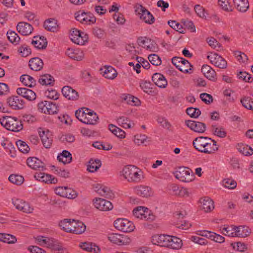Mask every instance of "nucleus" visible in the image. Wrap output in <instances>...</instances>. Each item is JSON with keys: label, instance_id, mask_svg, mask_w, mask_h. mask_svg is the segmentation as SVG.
I'll return each instance as SVG.
<instances>
[{"label": "nucleus", "instance_id": "obj_1", "mask_svg": "<svg viewBox=\"0 0 253 253\" xmlns=\"http://www.w3.org/2000/svg\"><path fill=\"white\" fill-rule=\"evenodd\" d=\"M122 174L129 182H139L143 178V171L133 165H127L122 169Z\"/></svg>", "mask_w": 253, "mask_h": 253}, {"label": "nucleus", "instance_id": "obj_2", "mask_svg": "<svg viewBox=\"0 0 253 253\" xmlns=\"http://www.w3.org/2000/svg\"><path fill=\"white\" fill-rule=\"evenodd\" d=\"M0 124L8 130L18 132L23 129V124L16 117L4 116L0 118Z\"/></svg>", "mask_w": 253, "mask_h": 253}, {"label": "nucleus", "instance_id": "obj_3", "mask_svg": "<svg viewBox=\"0 0 253 253\" xmlns=\"http://www.w3.org/2000/svg\"><path fill=\"white\" fill-rule=\"evenodd\" d=\"M175 177L180 181L189 182L194 178V175L188 168L180 167L174 173Z\"/></svg>", "mask_w": 253, "mask_h": 253}, {"label": "nucleus", "instance_id": "obj_4", "mask_svg": "<svg viewBox=\"0 0 253 253\" xmlns=\"http://www.w3.org/2000/svg\"><path fill=\"white\" fill-rule=\"evenodd\" d=\"M115 228L124 232H130L133 231L135 226L133 223L125 218H118L114 222Z\"/></svg>", "mask_w": 253, "mask_h": 253}, {"label": "nucleus", "instance_id": "obj_5", "mask_svg": "<svg viewBox=\"0 0 253 253\" xmlns=\"http://www.w3.org/2000/svg\"><path fill=\"white\" fill-rule=\"evenodd\" d=\"M136 12L140 16V18L146 23L152 24L155 21V18L151 12L142 5L136 6Z\"/></svg>", "mask_w": 253, "mask_h": 253}, {"label": "nucleus", "instance_id": "obj_6", "mask_svg": "<svg viewBox=\"0 0 253 253\" xmlns=\"http://www.w3.org/2000/svg\"><path fill=\"white\" fill-rule=\"evenodd\" d=\"M39 134L43 146L45 148H50L53 142L52 133L48 129L40 128Z\"/></svg>", "mask_w": 253, "mask_h": 253}, {"label": "nucleus", "instance_id": "obj_7", "mask_svg": "<svg viewBox=\"0 0 253 253\" xmlns=\"http://www.w3.org/2000/svg\"><path fill=\"white\" fill-rule=\"evenodd\" d=\"M207 58L211 64L220 69H225L227 66V61L216 53H211L208 55Z\"/></svg>", "mask_w": 253, "mask_h": 253}, {"label": "nucleus", "instance_id": "obj_8", "mask_svg": "<svg viewBox=\"0 0 253 253\" xmlns=\"http://www.w3.org/2000/svg\"><path fill=\"white\" fill-rule=\"evenodd\" d=\"M186 126L196 132L202 133L206 130V126L204 123L193 120L185 121Z\"/></svg>", "mask_w": 253, "mask_h": 253}, {"label": "nucleus", "instance_id": "obj_9", "mask_svg": "<svg viewBox=\"0 0 253 253\" xmlns=\"http://www.w3.org/2000/svg\"><path fill=\"white\" fill-rule=\"evenodd\" d=\"M12 204L16 209L26 213H31L33 209L29 204L20 199H13Z\"/></svg>", "mask_w": 253, "mask_h": 253}, {"label": "nucleus", "instance_id": "obj_10", "mask_svg": "<svg viewBox=\"0 0 253 253\" xmlns=\"http://www.w3.org/2000/svg\"><path fill=\"white\" fill-rule=\"evenodd\" d=\"M94 207L100 211H109L111 210L113 206L112 203L102 198H96L93 202Z\"/></svg>", "mask_w": 253, "mask_h": 253}, {"label": "nucleus", "instance_id": "obj_11", "mask_svg": "<svg viewBox=\"0 0 253 253\" xmlns=\"http://www.w3.org/2000/svg\"><path fill=\"white\" fill-rule=\"evenodd\" d=\"M62 93L68 100L76 101L79 97L78 91L70 86H64L62 89Z\"/></svg>", "mask_w": 253, "mask_h": 253}, {"label": "nucleus", "instance_id": "obj_12", "mask_svg": "<svg viewBox=\"0 0 253 253\" xmlns=\"http://www.w3.org/2000/svg\"><path fill=\"white\" fill-rule=\"evenodd\" d=\"M6 103L12 109L19 110L24 108V102L18 96H12L7 99Z\"/></svg>", "mask_w": 253, "mask_h": 253}, {"label": "nucleus", "instance_id": "obj_13", "mask_svg": "<svg viewBox=\"0 0 253 253\" xmlns=\"http://www.w3.org/2000/svg\"><path fill=\"white\" fill-rule=\"evenodd\" d=\"M211 139L208 137L200 136L195 138L193 141L194 147L198 151L203 153V150L205 149L208 141L210 142Z\"/></svg>", "mask_w": 253, "mask_h": 253}, {"label": "nucleus", "instance_id": "obj_14", "mask_svg": "<svg viewBox=\"0 0 253 253\" xmlns=\"http://www.w3.org/2000/svg\"><path fill=\"white\" fill-rule=\"evenodd\" d=\"M147 208H145L143 207H138L134 209L133 211V215L137 218L140 219H151L152 220H153L155 218L154 216L153 215H150L149 214V217H147V213L148 212Z\"/></svg>", "mask_w": 253, "mask_h": 253}, {"label": "nucleus", "instance_id": "obj_15", "mask_svg": "<svg viewBox=\"0 0 253 253\" xmlns=\"http://www.w3.org/2000/svg\"><path fill=\"white\" fill-rule=\"evenodd\" d=\"M16 29L21 35L28 36L32 33L33 31V27L29 23L24 22H20L16 26Z\"/></svg>", "mask_w": 253, "mask_h": 253}, {"label": "nucleus", "instance_id": "obj_16", "mask_svg": "<svg viewBox=\"0 0 253 253\" xmlns=\"http://www.w3.org/2000/svg\"><path fill=\"white\" fill-rule=\"evenodd\" d=\"M16 92L28 100H34L36 98V93L31 89L27 88L19 87L17 89Z\"/></svg>", "mask_w": 253, "mask_h": 253}, {"label": "nucleus", "instance_id": "obj_17", "mask_svg": "<svg viewBox=\"0 0 253 253\" xmlns=\"http://www.w3.org/2000/svg\"><path fill=\"white\" fill-rule=\"evenodd\" d=\"M135 193L143 197H149L153 195L152 188L149 186L140 185L134 188Z\"/></svg>", "mask_w": 253, "mask_h": 253}, {"label": "nucleus", "instance_id": "obj_18", "mask_svg": "<svg viewBox=\"0 0 253 253\" xmlns=\"http://www.w3.org/2000/svg\"><path fill=\"white\" fill-rule=\"evenodd\" d=\"M27 164L30 168L34 169H43L45 167L44 164L36 157L28 158Z\"/></svg>", "mask_w": 253, "mask_h": 253}, {"label": "nucleus", "instance_id": "obj_19", "mask_svg": "<svg viewBox=\"0 0 253 253\" xmlns=\"http://www.w3.org/2000/svg\"><path fill=\"white\" fill-rule=\"evenodd\" d=\"M202 72L205 77L212 81L216 80V74L215 71L209 65H204L202 67Z\"/></svg>", "mask_w": 253, "mask_h": 253}, {"label": "nucleus", "instance_id": "obj_20", "mask_svg": "<svg viewBox=\"0 0 253 253\" xmlns=\"http://www.w3.org/2000/svg\"><path fill=\"white\" fill-rule=\"evenodd\" d=\"M200 204V209L206 212L211 211L214 208L213 202L209 197L201 199Z\"/></svg>", "mask_w": 253, "mask_h": 253}, {"label": "nucleus", "instance_id": "obj_21", "mask_svg": "<svg viewBox=\"0 0 253 253\" xmlns=\"http://www.w3.org/2000/svg\"><path fill=\"white\" fill-rule=\"evenodd\" d=\"M35 177L40 181L46 183H56L57 182V179L52 175L44 173H37L35 175Z\"/></svg>", "mask_w": 253, "mask_h": 253}, {"label": "nucleus", "instance_id": "obj_22", "mask_svg": "<svg viewBox=\"0 0 253 253\" xmlns=\"http://www.w3.org/2000/svg\"><path fill=\"white\" fill-rule=\"evenodd\" d=\"M66 54L70 58L77 61L82 60L84 56L83 52L79 49L68 48Z\"/></svg>", "mask_w": 253, "mask_h": 253}, {"label": "nucleus", "instance_id": "obj_23", "mask_svg": "<svg viewBox=\"0 0 253 253\" xmlns=\"http://www.w3.org/2000/svg\"><path fill=\"white\" fill-rule=\"evenodd\" d=\"M85 111H86V117H85L84 124L92 125H95L98 120V117L96 113L88 108L85 109Z\"/></svg>", "mask_w": 253, "mask_h": 253}, {"label": "nucleus", "instance_id": "obj_24", "mask_svg": "<svg viewBox=\"0 0 253 253\" xmlns=\"http://www.w3.org/2000/svg\"><path fill=\"white\" fill-rule=\"evenodd\" d=\"M152 81L156 85L161 88H165L168 84L165 77L160 73L154 74L152 76Z\"/></svg>", "mask_w": 253, "mask_h": 253}, {"label": "nucleus", "instance_id": "obj_25", "mask_svg": "<svg viewBox=\"0 0 253 253\" xmlns=\"http://www.w3.org/2000/svg\"><path fill=\"white\" fill-rule=\"evenodd\" d=\"M31 43L38 49H44L47 46V42L44 37L35 36Z\"/></svg>", "mask_w": 253, "mask_h": 253}, {"label": "nucleus", "instance_id": "obj_26", "mask_svg": "<svg viewBox=\"0 0 253 253\" xmlns=\"http://www.w3.org/2000/svg\"><path fill=\"white\" fill-rule=\"evenodd\" d=\"M43 65L42 60L39 57L33 58L29 61V67L33 71H40L43 68Z\"/></svg>", "mask_w": 253, "mask_h": 253}, {"label": "nucleus", "instance_id": "obj_27", "mask_svg": "<svg viewBox=\"0 0 253 253\" xmlns=\"http://www.w3.org/2000/svg\"><path fill=\"white\" fill-rule=\"evenodd\" d=\"M103 76L106 79L113 80L117 76L116 70L112 66H105L101 69Z\"/></svg>", "mask_w": 253, "mask_h": 253}, {"label": "nucleus", "instance_id": "obj_28", "mask_svg": "<svg viewBox=\"0 0 253 253\" xmlns=\"http://www.w3.org/2000/svg\"><path fill=\"white\" fill-rule=\"evenodd\" d=\"M36 240L41 246H45L49 248L53 246L54 239L51 238L38 236L36 238Z\"/></svg>", "mask_w": 253, "mask_h": 253}, {"label": "nucleus", "instance_id": "obj_29", "mask_svg": "<svg viewBox=\"0 0 253 253\" xmlns=\"http://www.w3.org/2000/svg\"><path fill=\"white\" fill-rule=\"evenodd\" d=\"M236 8L241 12H245L249 8L248 0H233Z\"/></svg>", "mask_w": 253, "mask_h": 253}, {"label": "nucleus", "instance_id": "obj_30", "mask_svg": "<svg viewBox=\"0 0 253 253\" xmlns=\"http://www.w3.org/2000/svg\"><path fill=\"white\" fill-rule=\"evenodd\" d=\"M251 230L248 226H235V233L234 236L238 237H246L250 235Z\"/></svg>", "mask_w": 253, "mask_h": 253}, {"label": "nucleus", "instance_id": "obj_31", "mask_svg": "<svg viewBox=\"0 0 253 253\" xmlns=\"http://www.w3.org/2000/svg\"><path fill=\"white\" fill-rule=\"evenodd\" d=\"M44 28L47 31L54 32L57 30V22L54 19H49L45 20L43 24Z\"/></svg>", "mask_w": 253, "mask_h": 253}, {"label": "nucleus", "instance_id": "obj_32", "mask_svg": "<svg viewBox=\"0 0 253 253\" xmlns=\"http://www.w3.org/2000/svg\"><path fill=\"white\" fill-rule=\"evenodd\" d=\"M212 141L210 142L208 141V143L205 147V149L203 150V152L205 154H212L214 152L218 150V148L217 147V142L214 140L211 139Z\"/></svg>", "mask_w": 253, "mask_h": 253}, {"label": "nucleus", "instance_id": "obj_33", "mask_svg": "<svg viewBox=\"0 0 253 253\" xmlns=\"http://www.w3.org/2000/svg\"><path fill=\"white\" fill-rule=\"evenodd\" d=\"M81 31L77 29H72L70 34L71 41L77 44L84 45V41L80 38Z\"/></svg>", "mask_w": 253, "mask_h": 253}, {"label": "nucleus", "instance_id": "obj_34", "mask_svg": "<svg viewBox=\"0 0 253 253\" xmlns=\"http://www.w3.org/2000/svg\"><path fill=\"white\" fill-rule=\"evenodd\" d=\"M80 247L83 250L88 252H93L94 253H97L100 250L98 246H96L94 244L90 243H83L80 245Z\"/></svg>", "mask_w": 253, "mask_h": 253}, {"label": "nucleus", "instance_id": "obj_35", "mask_svg": "<svg viewBox=\"0 0 253 253\" xmlns=\"http://www.w3.org/2000/svg\"><path fill=\"white\" fill-rule=\"evenodd\" d=\"M73 233L80 234L83 233L85 229L86 226L83 222L73 220Z\"/></svg>", "mask_w": 253, "mask_h": 253}, {"label": "nucleus", "instance_id": "obj_36", "mask_svg": "<svg viewBox=\"0 0 253 253\" xmlns=\"http://www.w3.org/2000/svg\"><path fill=\"white\" fill-rule=\"evenodd\" d=\"M57 159L64 164H69L72 160V154L68 151L63 150L62 153L57 156Z\"/></svg>", "mask_w": 253, "mask_h": 253}, {"label": "nucleus", "instance_id": "obj_37", "mask_svg": "<svg viewBox=\"0 0 253 253\" xmlns=\"http://www.w3.org/2000/svg\"><path fill=\"white\" fill-rule=\"evenodd\" d=\"M20 81L26 86L30 87L34 86L36 84V80L31 76L24 74L20 78Z\"/></svg>", "mask_w": 253, "mask_h": 253}, {"label": "nucleus", "instance_id": "obj_38", "mask_svg": "<svg viewBox=\"0 0 253 253\" xmlns=\"http://www.w3.org/2000/svg\"><path fill=\"white\" fill-rule=\"evenodd\" d=\"M182 62H185V59L182 57H174L171 59L172 63L180 71L184 73H190L189 69L186 68H181V63Z\"/></svg>", "mask_w": 253, "mask_h": 253}, {"label": "nucleus", "instance_id": "obj_39", "mask_svg": "<svg viewBox=\"0 0 253 253\" xmlns=\"http://www.w3.org/2000/svg\"><path fill=\"white\" fill-rule=\"evenodd\" d=\"M0 241L13 244L17 242V239L15 236L11 234L0 233Z\"/></svg>", "mask_w": 253, "mask_h": 253}, {"label": "nucleus", "instance_id": "obj_40", "mask_svg": "<svg viewBox=\"0 0 253 253\" xmlns=\"http://www.w3.org/2000/svg\"><path fill=\"white\" fill-rule=\"evenodd\" d=\"M182 245V240L176 237L170 236L169 242V248L178 250L180 249Z\"/></svg>", "mask_w": 253, "mask_h": 253}, {"label": "nucleus", "instance_id": "obj_41", "mask_svg": "<svg viewBox=\"0 0 253 253\" xmlns=\"http://www.w3.org/2000/svg\"><path fill=\"white\" fill-rule=\"evenodd\" d=\"M59 226L65 231L67 232L73 233V220L65 219L60 221L59 223Z\"/></svg>", "mask_w": 253, "mask_h": 253}, {"label": "nucleus", "instance_id": "obj_42", "mask_svg": "<svg viewBox=\"0 0 253 253\" xmlns=\"http://www.w3.org/2000/svg\"><path fill=\"white\" fill-rule=\"evenodd\" d=\"M39 82L42 85H53L54 82V78L49 74H44L40 76Z\"/></svg>", "mask_w": 253, "mask_h": 253}, {"label": "nucleus", "instance_id": "obj_43", "mask_svg": "<svg viewBox=\"0 0 253 253\" xmlns=\"http://www.w3.org/2000/svg\"><path fill=\"white\" fill-rule=\"evenodd\" d=\"M117 122L119 125L125 128H130L134 126V124L131 123L127 118L124 116L118 118Z\"/></svg>", "mask_w": 253, "mask_h": 253}, {"label": "nucleus", "instance_id": "obj_44", "mask_svg": "<svg viewBox=\"0 0 253 253\" xmlns=\"http://www.w3.org/2000/svg\"><path fill=\"white\" fill-rule=\"evenodd\" d=\"M109 129L115 136L120 138L125 137V132L121 128L111 124L109 125Z\"/></svg>", "mask_w": 253, "mask_h": 253}, {"label": "nucleus", "instance_id": "obj_45", "mask_svg": "<svg viewBox=\"0 0 253 253\" xmlns=\"http://www.w3.org/2000/svg\"><path fill=\"white\" fill-rule=\"evenodd\" d=\"M207 237L214 241L216 242L222 243L225 241L224 237L212 232H205Z\"/></svg>", "mask_w": 253, "mask_h": 253}, {"label": "nucleus", "instance_id": "obj_46", "mask_svg": "<svg viewBox=\"0 0 253 253\" xmlns=\"http://www.w3.org/2000/svg\"><path fill=\"white\" fill-rule=\"evenodd\" d=\"M237 149L245 156H250L253 154V149L248 145L238 144Z\"/></svg>", "mask_w": 253, "mask_h": 253}, {"label": "nucleus", "instance_id": "obj_47", "mask_svg": "<svg viewBox=\"0 0 253 253\" xmlns=\"http://www.w3.org/2000/svg\"><path fill=\"white\" fill-rule=\"evenodd\" d=\"M101 166L100 160L96 159L94 161L90 160L87 167V170L91 172L96 171Z\"/></svg>", "mask_w": 253, "mask_h": 253}, {"label": "nucleus", "instance_id": "obj_48", "mask_svg": "<svg viewBox=\"0 0 253 253\" xmlns=\"http://www.w3.org/2000/svg\"><path fill=\"white\" fill-rule=\"evenodd\" d=\"M95 191L100 195L104 196L106 198H109L112 196V193L110 190L107 187L101 186L99 188L97 186L95 187Z\"/></svg>", "mask_w": 253, "mask_h": 253}, {"label": "nucleus", "instance_id": "obj_49", "mask_svg": "<svg viewBox=\"0 0 253 253\" xmlns=\"http://www.w3.org/2000/svg\"><path fill=\"white\" fill-rule=\"evenodd\" d=\"M212 131L214 135L220 138H224L226 136L227 133L225 129L222 127H217L216 126H212Z\"/></svg>", "mask_w": 253, "mask_h": 253}, {"label": "nucleus", "instance_id": "obj_50", "mask_svg": "<svg viewBox=\"0 0 253 253\" xmlns=\"http://www.w3.org/2000/svg\"><path fill=\"white\" fill-rule=\"evenodd\" d=\"M6 35L8 40L11 42L15 44L19 43L20 38L14 31L9 30L7 31Z\"/></svg>", "mask_w": 253, "mask_h": 253}, {"label": "nucleus", "instance_id": "obj_51", "mask_svg": "<svg viewBox=\"0 0 253 253\" xmlns=\"http://www.w3.org/2000/svg\"><path fill=\"white\" fill-rule=\"evenodd\" d=\"M8 179L9 181L16 185H21L24 181V178L22 176L17 174H11Z\"/></svg>", "mask_w": 253, "mask_h": 253}, {"label": "nucleus", "instance_id": "obj_52", "mask_svg": "<svg viewBox=\"0 0 253 253\" xmlns=\"http://www.w3.org/2000/svg\"><path fill=\"white\" fill-rule=\"evenodd\" d=\"M241 102L246 108L253 110V99L250 97H245L241 99Z\"/></svg>", "mask_w": 253, "mask_h": 253}, {"label": "nucleus", "instance_id": "obj_53", "mask_svg": "<svg viewBox=\"0 0 253 253\" xmlns=\"http://www.w3.org/2000/svg\"><path fill=\"white\" fill-rule=\"evenodd\" d=\"M47 112L48 114H55L58 113L59 110V107L56 105V104L51 101H48L47 103Z\"/></svg>", "mask_w": 253, "mask_h": 253}, {"label": "nucleus", "instance_id": "obj_54", "mask_svg": "<svg viewBox=\"0 0 253 253\" xmlns=\"http://www.w3.org/2000/svg\"><path fill=\"white\" fill-rule=\"evenodd\" d=\"M108 240L116 244L121 245L124 244V242L121 239L122 238L120 235L117 234H111L108 236Z\"/></svg>", "mask_w": 253, "mask_h": 253}, {"label": "nucleus", "instance_id": "obj_55", "mask_svg": "<svg viewBox=\"0 0 253 253\" xmlns=\"http://www.w3.org/2000/svg\"><path fill=\"white\" fill-rule=\"evenodd\" d=\"M186 113L192 118H197L201 114L199 109L193 107H189L186 109Z\"/></svg>", "mask_w": 253, "mask_h": 253}, {"label": "nucleus", "instance_id": "obj_56", "mask_svg": "<svg viewBox=\"0 0 253 253\" xmlns=\"http://www.w3.org/2000/svg\"><path fill=\"white\" fill-rule=\"evenodd\" d=\"M222 232L226 236L235 237V226H224L222 229Z\"/></svg>", "mask_w": 253, "mask_h": 253}, {"label": "nucleus", "instance_id": "obj_57", "mask_svg": "<svg viewBox=\"0 0 253 253\" xmlns=\"http://www.w3.org/2000/svg\"><path fill=\"white\" fill-rule=\"evenodd\" d=\"M168 24L170 27L179 33H184L182 25L176 21H168Z\"/></svg>", "mask_w": 253, "mask_h": 253}, {"label": "nucleus", "instance_id": "obj_58", "mask_svg": "<svg viewBox=\"0 0 253 253\" xmlns=\"http://www.w3.org/2000/svg\"><path fill=\"white\" fill-rule=\"evenodd\" d=\"M86 108H82L76 111L75 116L76 118L81 122L84 123V120H85L86 113V111H85Z\"/></svg>", "mask_w": 253, "mask_h": 253}, {"label": "nucleus", "instance_id": "obj_59", "mask_svg": "<svg viewBox=\"0 0 253 253\" xmlns=\"http://www.w3.org/2000/svg\"><path fill=\"white\" fill-rule=\"evenodd\" d=\"M148 59L151 63L153 65L159 66L162 63L160 57L156 54L150 55L148 56Z\"/></svg>", "mask_w": 253, "mask_h": 253}, {"label": "nucleus", "instance_id": "obj_60", "mask_svg": "<svg viewBox=\"0 0 253 253\" xmlns=\"http://www.w3.org/2000/svg\"><path fill=\"white\" fill-rule=\"evenodd\" d=\"M16 145L20 151L23 153H28L30 150L29 146L24 141L18 140L16 142Z\"/></svg>", "mask_w": 253, "mask_h": 253}, {"label": "nucleus", "instance_id": "obj_61", "mask_svg": "<svg viewBox=\"0 0 253 253\" xmlns=\"http://www.w3.org/2000/svg\"><path fill=\"white\" fill-rule=\"evenodd\" d=\"M166 235H156L152 237V242L153 244L162 246Z\"/></svg>", "mask_w": 253, "mask_h": 253}, {"label": "nucleus", "instance_id": "obj_62", "mask_svg": "<svg viewBox=\"0 0 253 253\" xmlns=\"http://www.w3.org/2000/svg\"><path fill=\"white\" fill-rule=\"evenodd\" d=\"M209 45L214 49L219 50L221 48V44L214 38L211 37L207 39Z\"/></svg>", "mask_w": 253, "mask_h": 253}, {"label": "nucleus", "instance_id": "obj_63", "mask_svg": "<svg viewBox=\"0 0 253 253\" xmlns=\"http://www.w3.org/2000/svg\"><path fill=\"white\" fill-rule=\"evenodd\" d=\"M223 184L225 187L228 189H233L237 186L236 182L230 178H226L223 180Z\"/></svg>", "mask_w": 253, "mask_h": 253}, {"label": "nucleus", "instance_id": "obj_64", "mask_svg": "<svg viewBox=\"0 0 253 253\" xmlns=\"http://www.w3.org/2000/svg\"><path fill=\"white\" fill-rule=\"evenodd\" d=\"M140 87L146 93L149 94L151 92V84L150 82L142 81L140 83Z\"/></svg>", "mask_w": 253, "mask_h": 253}]
</instances>
